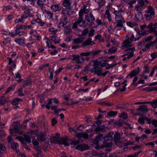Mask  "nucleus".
Listing matches in <instances>:
<instances>
[{
    "label": "nucleus",
    "instance_id": "f257e3e1",
    "mask_svg": "<svg viewBox=\"0 0 157 157\" xmlns=\"http://www.w3.org/2000/svg\"><path fill=\"white\" fill-rule=\"evenodd\" d=\"M113 132L109 133L105 137H103L102 134H100L96 136V140L97 141V144L99 145V147L98 149H102L104 147H107L108 146L109 143L107 142L111 141L113 139Z\"/></svg>",
    "mask_w": 157,
    "mask_h": 157
},
{
    "label": "nucleus",
    "instance_id": "f03ea898",
    "mask_svg": "<svg viewBox=\"0 0 157 157\" xmlns=\"http://www.w3.org/2000/svg\"><path fill=\"white\" fill-rule=\"evenodd\" d=\"M93 67L91 68L90 71L97 75L99 76H101L102 70V68L96 62V60H93Z\"/></svg>",
    "mask_w": 157,
    "mask_h": 157
},
{
    "label": "nucleus",
    "instance_id": "7ed1b4c3",
    "mask_svg": "<svg viewBox=\"0 0 157 157\" xmlns=\"http://www.w3.org/2000/svg\"><path fill=\"white\" fill-rule=\"evenodd\" d=\"M90 6L88 5L83 6L79 12V17L78 18V21L80 22L82 20L83 14L88 13L90 11Z\"/></svg>",
    "mask_w": 157,
    "mask_h": 157
},
{
    "label": "nucleus",
    "instance_id": "20e7f679",
    "mask_svg": "<svg viewBox=\"0 0 157 157\" xmlns=\"http://www.w3.org/2000/svg\"><path fill=\"white\" fill-rule=\"evenodd\" d=\"M135 51L134 47L129 48L128 49L127 53L121 56L122 60L123 61H125L132 57L134 56V52Z\"/></svg>",
    "mask_w": 157,
    "mask_h": 157
},
{
    "label": "nucleus",
    "instance_id": "39448f33",
    "mask_svg": "<svg viewBox=\"0 0 157 157\" xmlns=\"http://www.w3.org/2000/svg\"><path fill=\"white\" fill-rule=\"evenodd\" d=\"M154 10V8L151 6H149L148 7L146 11L145 14V16L147 20H150L152 16L155 14Z\"/></svg>",
    "mask_w": 157,
    "mask_h": 157
},
{
    "label": "nucleus",
    "instance_id": "423d86ee",
    "mask_svg": "<svg viewBox=\"0 0 157 157\" xmlns=\"http://www.w3.org/2000/svg\"><path fill=\"white\" fill-rule=\"evenodd\" d=\"M94 20V17L91 13H88L85 15V20H82V24L86 26L88 24V22L92 21Z\"/></svg>",
    "mask_w": 157,
    "mask_h": 157
},
{
    "label": "nucleus",
    "instance_id": "0eeeda50",
    "mask_svg": "<svg viewBox=\"0 0 157 157\" xmlns=\"http://www.w3.org/2000/svg\"><path fill=\"white\" fill-rule=\"evenodd\" d=\"M7 139L8 143L11 146L12 148L15 150L16 152L18 153L19 152V150L18 148V144L14 142L11 136H8Z\"/></svg>",
    "mask_w": 157,
    "mask_h": 157
},
{
    "label": "nucleus",
    "instance_id": "6e6552de",
    "mask_svg": "<svg viewBox=\"0 0 157 157\" xmlns=\"http://www.w3.org/2000/svg\"><path fill=\"white\" fill-rule=\"evenodd\" d=\"M95 43L93 41H92V39L90 37L87 39L85 41L83 42L82 44V46L85 47L88 46H92Z\"/></svg>",
    "mask_w": 157,
    "mask_h": 157
},
{
    "label": "nucleus",
    "instance_id": "1a4fd4ad",
    "mask_svg": "<svg viewBox=\"0 0 157 157\" xmlns=\"http://www.w3.org/2000/svg\"><path fill=\"white\" fill-rule=\"evenodd\" d=\"M89 148V147L85 144L78 145L75 147L76 149L80 151L88 150Z\"/></svg>",
    "mask_w": 157,
    "mask_h": 157
},
{
    "label": "nucleus",
    "instance_id": "9d476101",
    "mask_svg": "<svg viewBox=\"0 0 157 157\" xmlns=\"http://www.w3.org/2000/svg\"><path fill=\"white\" fill-rule=\"evenodd\" d=\"M125 21L124 18L121 16H118V30H121L123 28L125 30V28L123 27V24L124 23Z\"/></svg>",
    "mask_w": 157,
    "mask_h": 157
},
{
    "label": "nucleus",
    "instance_id": "9b49d317",
    "mask_svg": "<svg viewBox=\"0 0 157 157\" xmlns=\"http://www.w3.org/2000/svg\"><path fill=\"white\" fill-rule=\"evenodd\" d=\"M140 70L139 67H138L137 69L132 71L130 73L128 74V76L131 78L137 75L140 72Z\"/></svg>",
    "mask_w": 157,
    "mask_h": 157
},
{
    "label": "nucleus",
    "instance_id": "f8f14e48",
    "mask_svg": "<svg viewBox=\"0 0 157 157\" xmlns=\"http://www.w3.org/2000/svg\"><path fill=\"white\" fill-rule=\"evenodd\" d=\"M138 4V5L136 6L135 9L136 10L140 11L143 9V6L144 5V2L142 0H139Z\"/></svg>",
    "mask_w": 157,
    "mask_h": 157
},
{
    "label": "nucleus",
    "instance_id": "ddd939ff",
    "mask_svg": "<svg viewBox=\"0 0 157 157\" xmlns=\"http://www.w3.org/2000/svg\"><path fill=\"white\" fill-rule=\"evenodd\" d=\"M4 94L3 95L0 97V105H4L6 103L9 101V99L8 98L5 97Z\"/></svg>",
    "mask_w": 157,
    "mask_h": 157
},
{
    "label": "nucleus",
    "instance_id": "4468645a",
    "mask_svg": "<svg viewBox=\"0 0 157 157\" xmlns=\"http://www.w3.org/2000/svg\"><path fill=\"white\" fill-rule=\"evenodd\" d=\"M9 130L11 134H13V132H14L15 133H18L20 134H22L23 133V131L22 130H19L16 126L14 127L13 129H10Z\"/></svg>",
    "mask_w": 157,
    "mask_h": 157
},
{
    "label": "nucleus",
    "instance_id": "2eb2a0df",
    "mask_svg": "<svg viewBox=\"0 0 157 157\" xmlns=\"http://www.w3.org/2000/svg\"><path fill=\"white\" fill-rule=\"evenodd\" d=\"M51 9L53 11L56 12L59 11L61 9V7L59 6V4H57L52 5Z\"/></svg>",
    "mask_w": 157,
    "mask_h": 157
},
{
    "label": "nucleus",
    "instance_id": "dca6fc26",
    "mask_svg": "<svg viewBox=\"0 0 157 157\" xmlns=\"http://www.w3.org/2000/svg\"><path fill=\"white\" fill-rule=\"evenodd\" d=\"M107 60H102L101 61H98V60H96V62L101 66V67H104L105 66H107L108 65V63H107Z\"/></svg>",
    "mask_w": 157,
    "mask_h": 157
},
{
    "label": "nucleus",
    "instance_id": "f3484780",
    "mask_svg": "<svg viewBox=\"0 0 157 157\" xmlns=\"http://www.w3.org/2000/svg\"><path fill=\"white\" fill-rule=\"evenodd\" d=\"M72 2L71 0H64L62 3V5L65 7H68L71 6Z\"/></svg>",
    "mask_w": 157,
    "mask_h": 157
},
{
    "label": "nucleus",
    "instance_id": "a211bd4d",
    "mask_svg": "<svg viewBox=\"0 0 157 157\" xmlns=\"http://www.w3.org/2000/svg\"><path fill=\"white\" fill-rule=\"evenodd\" d=\"M138 110H139L140 112L146 113L147 112L148 109L147 108V106L145 105L140 106L138 109Z\"/></svg>",
    "mask_w": 157,
    "mask_h": 157
},
{
    "label": "nucleus",
    "instance_id": "6ab92c4d",
    "mask_svg": "<svg viewBox=\"0 0 157 157\" xmlns=\"http://www.w3.org/2000/svg\"><path fill=\"white\" fill-rule=\"evenodd\" d=\"M89 135L88 134L83 132H81L78 133L77 134V136L78 137H83L85 139H87Z\"/></svg>",
    "mask_w": 157,
    "mask_h": 157
},
{
    "label": "nucleus",
    "instance_id": "aec40b11",
    "mask_svg": "<svg viewBox=\"0 0 157 157\" xmlns=\"http://www.w3.org/2000/svg\"><path fill=\"white\" fill-rule=\"evenodd\" d=\"M124 43L125 47H128L132 45V41L128 39L124 42Z\"/></svg>",
    "mask_w": 157,
    "mask_h": 157
},
{
    "label": "nucleus",
    "instance_id": "412c9836",
    "mask_svg": "<svg viewBox=\"0 0 157 157\" xmlns=\"http://www.w3.org/2000/svg\"><path fill=\"white\" fill-rule=\"evenodd\" d=\"M84 38L83 37H79L73 40V43L75 44H80L82 42Z\"/></svg>",
    "mask_w": 157,
    "mask_h": 157
},
{
    "label": "nucleus",
    "instance_id": "4be33fe9",
    "mask_svg": "<svg viewBox=\"0 0 157 157\" xmlns=\"http://www.w3.org/2000/svg\"><path fill=\"white\" fill-rule=\"evenodd\" d=\"M127 82V81L126 80H124L123 82H118V85H120L121 83L122 84H124V86H123L122 89H120V88L118 89V91L119 90L120 91L123 92V91H124L126 89V88L125 87L127 85V84H125V83L126 82Z\"/></svg>",
    "mask_w": 157,
    "mask_h": 157
},
{
    "label": "nucleus",
    "instance_id": "5701e85b",
    "mask_svg": "<svg viewBox=\"0 0 157 157\" xmlns=\"http://www.w3.org/2000/svg\"><path fill=\"white\" fill-rule=\"evenodd\" d=\"M31 138H32V137H31L29 134L25 135L24 136V138L23 139L24 140V142L25 143V142H27L28 143H30L31 142Z\"/></svg>",
    "mask_w": 157,
    "mask_h": 157
},
{
    "label": "nucleus",
    "instance_id": "b1692460",
    "mask_svg": "<svg viewBox=\"0 0 157 157\" xmlns=\"http://www.w3.org/2000/svg\"><path fill=\"white\" fill-rule=\"evenodd\" d=\"M37 140L39 141H43L45 140V136L43 133H40L38 135Z\"/></svg>",
    "mask_w": 157,
    "mask_h": 157
},
{
    "label": "nucleus",
    "instance_id": "393cba45",
    "mask_svg": "<svg viewBox=\"0 0 157 157\" xmlns=\"http://www.w3.org/2000/svg\"><path fill=\"white\" fill-rule=\"evenodd\" d=\"M105 130V126L104 125H101V126H97L95 129L96 132H98L100 131H103Z\"/></svg>",
    "mask_w": 157,
    "mask_h": 157
},
{
    "label": "nucleus",
    "instance_id": "a878e982",
    "mask_svg": "<svg viewBox=\"0 0 157 157\" xmlns=\"http://www.w3.org/2000/svg\"><path fill=\"white\" fill-rule=\"evenodd\" d=\"M45 11L47 16V17L48 19H49L52 17L53 15V13L46 10H45Z\"/></svg>",
    "mask_w": 157,
    "mask_h": 157
},
{
    "label": "nucleus",
    "instance_id": "bb28decb",
    "mask_svg": "<svg viewBox=\"0 0 157 157\" xmlns=\"http://www.w3.org/2000/svg\"><path fill=\"white\" fill-rule=\"evenodd\" d=\"M101 51V50H97L96 51H92L90 52V55L92 57H94L95 56L97 55Z\"/></svg>",
    "mask_w": 157,
    "mask_h": 157
},
{
    "label": "nucleus",
    "instance_id": "cd10ccee",
    "mask_svg": "<svg viewBox=\"0 0 157 157\" xmlns=\"http://www.w3.org/2000/svg\"><path fill=\"white\" fill-rule=\"evenodd\" d=\"M68 139L67 138H63L61 140L62 144H63L65 146H69V144L68 141Z\"/></svg>",
    "mask_w": 157,
    "mask_h": 157
},
{
    "label": "nucleus",
    "instance_id": "c85d7f7f",
    "mask_svg": "<svg viewBox=\"0 0 157 157\" xmlns=\"http://www.w3.org/2000/svg\"><path fill=\"white\" fill-rule=\"evenodd\" d=\"M63 20V21L60 23L57 26L59 28H60L61 26H64L67 23V21L65 17L64 18Z\"/></svg>",
    "mask_w": 157,
    "mask_h": 157
},
{
    "label": "nucleus",
    "instance_id": "c756f323",
    "mask_svg": "<svg viewBox=\"0 0 157 157\" xmlns=\"http://www.w3.org/2000/svg\"><path fill=\"white\" fill-rule=\"evenodd\" d=\"M107 114L108 116H109L111 117H113L116 115L117 114V111L114 112L113 111H110L107 112Z\"/></svg>",
    "mask_w": 157,
    "mask_h": 157
},
{
    "label": "nucleus",
    "instance_id": "7c9ffc66",
    "mask_svg": "<svg viewBox=\"0 0 157 157\" xmlns=\"http://www.w3.org/2000/svg\"><path fill=\"white\" fill-rule=\"evenodd\" d=\"M126 125L130 129H132V127L130 126L131 125L130 124H126L125 122H123L121 121L120 120L119 121H118V126H122L123 125Z\"/></svg>",
    "mask_w": 157,
    "mask_h": 157
},
{
    "label": "nucleus",
    "instance_id": "2f4dec72",
    "mask_svg": "<svg viewBox=\"0 0 157 157\" xmlns=\"http://www.w3.org/2000/svg\"><path fill=\"white\" fill-rule=\"evenodd\" d=\"M146 103H151L152 107L154 108H155L157 107V100H155L152 101L147 102Z\"/></svg>",
    "mask_w": 157,
    "mask_h": 157
},
{
    "label": "nucleus",
    "instance_id": "473e14b6",
    "mask_svg": "<svg viewBox=\"0 0 157 157\" xmlns=\"http://www.w3.org/2000/svg\"><path fill=\"white\" fill-rule=\"evenodd\" d=\"M31 84V82L30 80H28L25 81L23 82L22 87H25L26 86L30 85Z\"/></svg>",
    "mask_w": 157,
    "mask_h": 157
},
{
    "label": "nucleus",
    "instance_id": "72a5a7b5",
    "mask_svg": "<svg viewBox=\"0 0 157 157\" xmlns=\"http://www.w3.org/2000/svg\"><path fill=\"white\" fill-rule=\"evenodd\" d=\"M71 32V28L69 27L66 26L64 29V33L66 35L68 34V33H70Z\"/></svg>",
    "mask_w": 157,
    "mask_h": 157
},
{
    "label": "nucleus",
    "instance_id": "f704fd0d",
    "mask_svg": "<svg viewBox=\"0 0 157 157\" xmlns=\"http://www.w3.org/2000/svg\"><path fill=\"white\" fill-rule=\"evenodd\" d=\"M45 2V0H37V4L39 6H42L44 4Z\"/></svg>",
    "mask_w": 157,
    "mask_h": 157
},
{
    "label": "nucleus",
    "instance_id": "c9c22d12",
    "mask_svg": "<svg viewBox=\"0 0 157 157\" xmlns=\"http://www.w3.org/2000/svg\"><path fill=\"white\" fill-rule=\"evenodd\" d=\"M82 21L79 22L78 21V19L76 20V21L72 25V28L73 29H75L77 28L78 25H80V24L82 22Z\"/></svg>",
    "mask_w": 157,
    "mask_h": 157
},
{
    "label": "nucleus",
    "instance_id": "e433bc0d",
    "mask_svg": "<svg viewBox=\"0 0 157 157\" xmlns=\"http://www.w3.org/2000/svg\"><path fill=\"white\" fill-rule=\"evenodd\" d=\"M52 103V99H50L48 100V102L47 103H45V107L48 109H50V106H49V105H50Z\"/></svg>",
    "mask_w": 157,
    "mask_h": 157
},
{
    "label": "nucleus",
    "instance_id": "4c0bfd02",
    "mask_svg": "<svg viewBox=\"0 0 157 157\" xmlns=\"http://www.w3.org/2000/svg\"><path fill=\"white\" fill-rule=\"evenodd\" d=\"M135 30L136 31L137 34L138 35H144L146 34L145 32H143V31H141L137 28H134Z\"/></svg>",
    "mask_w": 157,
    "mask_h": 157
},
{
    "label": "nucleus",
    "instance_id": "58836bf2",
    "mask_svg": "<svg viewBox=\"0 0 157 157\" xmlns=\"http://www.w3.org/2000/svg\"><path fill=\"white\" fill-rule=\"evenodd\" d=\"M105 17L107 18L109 21H111V18H110V14L109 11L108 10H107L105 12Z\"/></svg>",
    "mask_w": 157,
    "mask_h": 157
},
{
    "label": "nucleus",
    "instance_id": "ea45409f",
    "mask_svg": "<svg viewBox=\"0 0 157 157\" xmlns=\"http://www.w3.org/2000/svg\"><path fill=\"white\" fill-rule=\"evenodd\" d=\"M15 41L20 45L24 44L25 43L23 42V40L21 39H16Z\"/></svg>",
    "mask_w": 157,
    "mask_h": 157
},
{
    "label": "nucleus",
    "instance_id": "a19ab883",
    "mask_svg": "<svg viewBox=\"0 0 157 157\" xmlns=\"http://www.w3.org/2000/svg\"><path fill=\"white\" fill-rule=\"evenodd\" d=\"M99 104L101 105H106L107 106H110L112 105V104L107 102L106 101H104L100 102L98 103Z\"/></svg>",
    "mask_w": 157,
    "mask_h": 157
},
{
    "label": "nucleus",
    "instance_id": "79ce46f5",
    "mask_svg": "<svg viewBox=\"0 0 157 157\" xmlns=\"http://www.w3.org/2000/svg\"><path fill=\"white\" fill-rule=\"evenodd\" d=\"M61 13L63 15V16H64V17H65L67 18L65 16V15L66 14H69L68 12L67 11V10L66 9H64L63 8L61 10Z\"/></svg>",
    "mask_w": 157,
    "mask_h": 157
},
{
    "label": "nucleus",
    "instance_id": "37998d69",
    "mask_svg": "<svg viewBox=\"0 0 157 157\" xmlns=\"http://www.w3.org/2000/svg\"><path fill=\"white\" fill-rule=\"evenodd\" d=\"M114 140L115 144L117 146L118 144V133L117 132L114 135Z\"/></svg>",
    "mask_w": 157,
    "mask_h": 157
},
{
    "label": "nucleus",
    "instance_id": "c03bdc74",
    "mask_svg": "<svg viewBox=\"0 0 157 157\" xmlns=\"http://www.w3.org/2000/svg\"><path fill=\"white\" fill-rule=\"evenodd\" d=\"M119 117L124 119H126L128 117L127 114L124 112L122 113L121 115L119 116Z\"/></svg>",
    "mask_w": 157,
    "mask_h": 157
},
{
    "label": "nucleus",
    "instance_id": "a18cd8bd",
    "mask_svg": "<svg viewBox=\"0 0 157 157\" xmlns=\"http://www.w3.org/2000/svg\"><path fill=\"white\" fill-rule=\"evenodd\" d=\"M95 32V30L93 29H91L89 31L88 33V36L90 37L93 36L94 35V32Z\"/></svg>",
    "mask_w": 157,
    "mask_h": 157
},
{
    "label": "nucleus",
    "instance_id": "49530a36",
    "mask_svg": "<svg viewBox=\"0 0 157 157\" xmlns=\"http://www.w3.org/2000/svg\"><path fill=\"white\" fill-rule=\"evenodd\" d=\"M15 87V85H12L10 86L7 90L6 93H5V94H6L7 93L9 92L11 90H12Z\"/></svg>",
    "mask_w": 157,
    "mask_h": 157
},
{
    "label": "nucleus",
    "instance_id": "de8ad7c7",
    "mask_svg": "<svg viewBox=\"0 0 157 157\" xmlns=\"http://www.w3.org/2000/svg\"><path fill=\"white\" fill-rule=\"evenodd\" d=\"M136 17L138 20L142 19V14L141 12H139L136 15Z\"/></svg>",
    "mask_w": 157,
    "mask_h": 157
},
{
    "label": "nucleus",
    "instance_id": "09e8293b",
    "mask_svg": "<svg viewBox=\"0 0 157 157\" xmlns=\"http://www.w3.org/2000/svg\"><path fill=\"white\" fill-rule=\"evenodd\" d=\"M89 30L87 28L84 29L82 32V35L83 36H85L88 34Z\"/></svg>",
    "mask_w": 157,
    "mask_h": 157
},
{
    "label": "nucleus",
    "instance_id": "8fccbe9b",
    "mask_svg": "<svg viewBox=\"0 0 157 157\" xmlns=\"http://www.w3.org/2000/svg\"><path fill=\"white\" fill-rule=\"evenodd\" d=\"M117 51V49H114L113 48L109 49L108 51V54L113 53Z\"/></svg>",
    "mask_w": 157,
    "mask_h": 157
},
{
    "label": "nucleus",
    "instance_id": "3c124183",
    "mask_svg": "<svg viewBox=\"0 0 157 157\" xmlns=\"http://www.w3.org/2000/svg\"><path fill=\"white\" fill-rule=\"evenodd\" d=\"M15 139L19 140L22 144H25V143L24 142V140L20 136H17L16 137Z\"/></svg>",
    "mask_w": 157,
    "mask_h": 157
},
{
    "label": "nucleus",
    "instance_id": "603ef678",
    "mask_svg": "<svg viewBox=\"0 0 157 157\" xmlns=\"http://www.w3.org/2000/svg\"><path fill=\"white\" fill-rule=\"evenodd\" d=\"M96 21L97 25H101V26H103L105 25V22H102L101 20H99L98 19L96 20Z\"/></svg>",
    "mask_w": 157,
    "mask_h": 157
},
{
    "label": "nucleus",
    "instance_id": "864d4df0",
    "mask_svg": "<svg viewBox=\"0 0 157 157\" xmlns=\"http://www.w3.org/2000/svg\"><path fill=\"white\" fill-rule=\"evenodd\" d=\"M18 98L15 99L12 102L13 105H15L16 107L18 106Z\"/></svg>",
    "mask_w": 157,
    "mask_h": 157
},
{
    "label": "nucleus",
    "instance_id": "5fc2aeb1",
    "mask_svg": "<svg viewBox=\"0 0 157 157\" xmlns=\"http://www.w3.org/2000/svg\"><path fill=\"white\" fill-rule=\"evenodd\" d=\"M79 143V140H74L72 141L70 143V144L72 145H76Z\"/></svg>",
    "mask_w": 157,
    "mask_h": 157
},
{
    "label": "nucleus",
    "instance_id": "6e6d98bb",
    "mask_svg": "<svg viewBox=\"0 0 157 157\" xmlns=\"http://www.w3.org/2000/svg\"><path fill=\"white\" fill-rule=\"evenodd\" d=\"M90 55V52H82L80 54V56H87Z\"/></svg>",
    "mask_w": 157,
    "mask_h": 157
},
{
    "label": "nucleus",
    "instance_id": "4d7b16f0",
    "mask_svg": "<svg viewBox=\"0 0 157 157\" xmlns=\"http://www.w3.org/2000/svg\"><path fill=\"white\" fill-rule=\"evenodd\" d=\"M144 119L143 117H141L138 119V122L141 124H143L144 123Z\"/></svg>",
    "mask_w": 157,
    "mask_h": 157
},
{
    "label": "nucleus",
    "instance_id": "13d9d810",
    "mask_svg": "<svg viewBox=\"0 0 157 157\" xmlns=\"http://www.w3.org/2000/svg\"><path fill=\"white\" fill-rule=\"evenodd\" d=\"M102 122V121L101 120L98 121L93 124V125L95 127L97 126L98 125L101 124Z\"/></svg>",
    "mask_w": 157,
    "mask_h": 157
},
{
    "label": "nucleus",
    "instance_id": "bf43d9fd",
    "mask_svg": "<svg viewBox=\"0 0 157 157\" xmlns=\"http://www.w3.org/2000/svg\"><path fill=\"white\" fill-rule=\"evenodd\" d=\"M157 69V67H155L153 68L151 71L150 74L149 75V77H152L153 76L154 74L155 70Z\"/></svg>",
    "mask_w": 157,
    "mask_h": 157
},
{
    "label": "nucleus",
    "instance_id": "052dcab7",
    "mask_svg": "<svg viewBox=\"0 0 157 157\" xmlns=\"http://www.w3.org/2000/svg\"><path fill=\"white\" fill-rule=\"evenodd\" d=\"M34 137V136H32V138L33 139L32 141V143L34 145H37L39 144V143L37 141L34 140L35 139Z\"/></svg>",
    "mask_w": 157,
    "mask_h": 157
},
{
    "label": "nucleus",
    "instance_id": "680f3d73",
    "mask_svg": "<svg viewBox=\"0 0 157 157\" xmlns=\"http://www.w3.org/2000/svg\"><path fill=\"white\" fill-rule=\"evenodd\" d=\"M151 56L152 59L153 60L157 57V52H154L151 53Z\"/></svg>",
    "mask_w": 157,
    "mask_h": 157
},
{
    "label": "nucleus",
    "instance_id": "e2e57ef3",
    "mask_svg": "<svg viewBox=\"0 0 157 157\" xmlns=\"http://www.w3.org/2000/svg\"><path fill=\"white\" fill-rule=\"evenodd\" d=\"M10 42V39L9 38H7L3 41L2 43L4 44H6Z\"/></svg>",
    "mask_w": 157,
    "mask_h": 157
},
{
    "label": "nucleus",
    "instance_id": "0e129e2a",
    "mask_svg": "<svg viewBox=\"0 0 157 157\" xmlns=\"http://www.w3.org/2000/svg\"><path fill=\"white\" fill-rule=\"evenodd\" d=\"M47 44V46L49 48L56 49V47H55L54 45H52L51 44H50L48 41L46 42Z\"/></svg>",
    "mask_w": 157,
    "mask_h": 157
},
{
    "label": "nucleus",
    "instance_id": "69168bd1",
    "mask_svg": "<svg viewBox=\"0 0 157 157\" xmlns=\"http://www.w3.org/2000/svg\"><path fill=\"white\" fill-rule=\"evenodd\" d=\"M6 149V147L3 144L0 145V152H1L2 151H5Z\"/></svg>",
    "mask_w": 157,
    "mask_h": 157
},
{
    "label": "nucleus",
    "instance_id": "338daca9",
    "mask_svg": "<svg viewBox=\"0 0 157 157\" xmlns=\"http://www.w3.org/2000/svg\"><path fill=\"white\" fill-rule=\"evenodd\" d=\"M72 56L73 57L72 60L73 61L79 58L80 56L78 55H73Z\"/></svg>",
    "mask_w": 157,
    "mask_h": 157
},
{
    "label": "nucleus",
    "instance_id": "774afa93",
    "mask_svg": "<svg viewBox=\"0 0 157 157\" xmlns=\"http://www.w3.org/2000/svg\"><path fill=\"white\" fill-rule=\"evenodd\" d=\"M151 32L154 33V34L156 37L155 39L157 40V30H156L154 28H152L151 29Z\"/></svg>",
    "mask_w": 157,
    "mask_h": 157
}]
</instances>
